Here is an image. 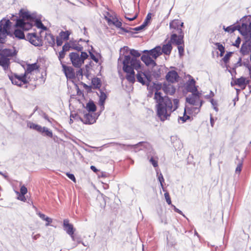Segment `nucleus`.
<instances>
[{"instance_id": "18", "label": "nucleus", "mask_w": 251, "mask_h": 251, "mask_svg": "<svg viewBox=\"0 0 251 251\" xmlns=\"http://www.w3.org/2000/svg\"><path fill=\"white\" fill-rule=\"evenodd\" d=\"M63 71L67 78H72L75 77V73L73 69L71 67L66 66L61 63Z\"/></svg>"}, {"instance_id": "53", "label": "nucleus", "mask_w": 251, "mask_h": 251, "mask_svg": "<svg viewBox=\"0 0 251 251\" xmlns=\"http://www.w3.org/2000/svg\"><path fill=\"white\" fill-rule=\"evenodd\" d=\"M240 43V39L239 37H238L236 40L235 43H234V46L238 47L239 46Z\"/></svg>"}, {"instance_id": "16", "label": "nucleus", "mask_w": 251, "mask_h": 251, "mask_svg": "<svg viewBox=\"0 0 251 251\" xmlns=\"http://www.w3.org/2000/svg\"><path fill=\"white\" fill-rule=\"evenodd\" d=\"M144 52L148 53L154 60L162 54L161 48L157 46L150 50H144Z\"/></svg>"}, {"instance_id": "24", "label": "nucleus", "mask_w": 251, "mask_h": 251, "mask_svg": "<svg viewBox=\"0 0 251 251\" xmlns=\"http://www.w3.org/2000/svg\"><path fill=\"white\" fill-rule=\"evenodd\" d=\"M163 90L165 93L170 95H173L176 91V89L172 84L164 85Z\"/></svg>"}, {"instance_id": "17", "label": "nucleus", "mask_w": 251, "mask_h": 251, "mask_svg": "<svg viewBox=\"0 0 251 251\" xmlns=\"http://www.w3.org/2000/svg\"><path fill=\"white\" fill-rule=\"evenodd\" d=\"M173 34L171 38V41L173 43H175L177 45H181L183 41V35L182 34H178L172 31Z\"/></svg>"}, {"instance_id": "7", "label": "nucleus", "mask_w": 251, "mask_h": 251, "mask_svg": "<svg viewBox=\"0 0 251 251\" xmlns=\"http://www.w3.org/2000/svg\"><path fill=\"white\" fill-rule=\"evenodd\" d=\"M201 107L193 105H186L183 116L180 117L179 119L181 120L182 123L186 121L187 120L190 118L189 115H194L198 114L200 111Z\"/></svg>"}, {"instance_id": "48", "label": "nucleus", "mask_w": 251, "mask_h": 251, "mask_svg": "<svg viewBox=\"0 0 251 251\" xmlns=\"http://www.w3.org/2000/svg\"><path fill=\"white\" fill-rule=\"evenodd\" d=\"M147 25V22H144V23L140 26L135 28V30L136 31L140 30L143 29Z\"/></svg>"}, {"instance_id": "43", "label": "nucleus", "mask_w": 251, "mask_h": 251, "mask_svg": "<svg viewBox=\"0 0 251 251\" xmlns=\"http://www.w3.org/2000/svg\"><path fill=\"white\" fill-rule=\"evenodd\" d=\"M210 102L211 103V104L212 105L214 109L217 112L218 111V108L217 107V102L214 100L213 99H211L210 100Z\"/></svg>"}, {"instance_id": "37", "label": "nucleus", "mask_w": 251, "mask_h": 251, "mask_svg": "<svg viewBox=\"0 0 251 251\" xmlns=\"http://www.w3.org/2000/svg\"><path fill=\"white\" fill-rule=\"evenodd\" d=\"M71 47L77 51H81L83 49L82 45L79 44L78 43L74 42L72 45Z\"/></svg>"}, {"instance_id": "45", "label": "nucleus", "mask_w": 251, "mask_h": 251, "mask_svg": "<svg viewBox=\"0 0 251 251\" xmlns=\"http://www.w3.org/2000/svg\"><path fill=\"white\" fill-rule=\"evenodd\" d=\"M27 192V188L25 186H22L20 189V194L25 195Z\"/></svg>"}, {"instance_id": "31", "label": "nucleus", "mask_w": 251, "mask_h": 251, "mask_svg": "<svg viewBox=\"0 0 251 251\" xmlns=\"http://www.w3.org/2000/svg\"><path fill=\"white\" fill-rule=\"evenodd\" d=\"M40 132L50 137L52 136V132L46 127H42V129Z\"/></svg>"}, {"instance_id": "11", "label": "nucleus", "mask_w": 251, "mask_h": 251, "mask_svg": "<svg viewBox=\"0 0 251 251\" xmlns=\"http://www.w3.org/2000/svg\"><path fill=\"white\" fill-rule=\"evenodd\" d=\"M26 39L35 46H41L42 44V39L37 36L35 33H28L26 36Z\"/></svg>"}, {"instance_id": "15", "label": "nucleus", "mask_w": 251, "mask_h": 251, "mask_svg": "<svg viewBox=\"0 0 251 251\" xmlns=\"http://www.w3.org/2000/svg\"><path fill=\"white\" fill-rule=\"evenodd\" d=\"M141 60L148 66L154 67L156 65L155 60L148 53L143 55Z\"/></svg>"}, {"instance_id": "5", "label": "nucleus", "mask_w": 251, "mask_h": 251, "mask_svg": "<svg viewBox=\"0 0 251 251\" xmlns=\"http://www.w3.org/2000/svg\"><path fill=\"white\" fill-rule=\"evenodd\" d=\"M69 57L73 65L75 68H80L84 63V60L88 58V55L83 51L81 52V54L77 52H71Z\"/></svg>"}, {"instance_id": "39", "label": "nucleus", "mask_w": 251, "mask_h": 251, "mask_svg": "<svg viewBox=\"0 0 251 251\" xmlns=\"http://www.w3.org/2000/svg\"><path fill=\"white\" fill-rule=\"evenodd\" d=\"M66 48L67 47H66V46L64 45L63 47L62 50H61V51H60L59 52L58 58H59V60L60 61L61 63H62L61 59H63L65 57V51L67 50V49H66Z\"/></svg>"}, {"instance_id": "25", "label": "nucleus", "mask_w": 251, "mask_h": 251, "mask_svg": "<svg viewBox=\"0 0 251 251\" xmlns=\"http://www.w3.org/2000/svg\"><path fill=\"white\" fill-rule=\"evenodd\" d=\"M235 83L236 85H238L241 88L245 89L248 81L246 80V78L241 77L237 79Z\"/></svg>"}, {"instance_id": "55", "label": "nucleus", "mask_w": 251, "mask_h": 251, "mask_svg": "<svg viewBox=\"0 0 251 251\" xmlns=\"http://www.w3.org/2000/svg\"><path fill=\"white\" fill-rule=\"evenodd\" d=\"M90 54V56H91V58L94 60L96 62H98L99 61V60L98 59L95 57V56L92 54L91 52H89Z\"/></svg>"}, {"instance_id": "1", "label": "nucleus", "mask_w": 251, "mask_h": 251, "mask_svg": "<svg viewBox=\"0 0 251 251\" xmlns=\"http://www.w3.org/2000/svg\"><path fill=\"white\" fill-rule=\"evenodd\" d=\"M154 100L156 102L157 115L161 121L168 120L172 113L178 107V99L171 100L168 97H163L158 91L154 93Z\"/></svg>"}, {"instance_id": "60", "label": "nucleus", "mask_w": 251, "mask_h": 251, "mask_svg": "<svg viewBox=\"0 0 251 251\" xmlns=\"http://www.w3.org/2000/svg\"><path fill=\"white\" fill-rule=\"evenodd\" d=\"M136 16H134L132 18H130V17H126V19H127L128 20H129V21H133L134 20L135 18H136Z\"/></svg>"}, {"instance_id": "9", "label": "nucleus", "mask_w": 251, "mask_h": 251, "mask_svg": "<svg viewBox=\"0 0 251 251\" xmlns=\"http://www.w3.org/2000/svg\"><path fill=\"white\" fill-rule=\"evenodd\" d=\"M238 30L244 36L246 42H248L251 39V22L249 25L246 24H242L239 26Z\"/></svg>"}, {"instance_id": "59", "label": "nucleus", "mask_w": 251, "mask_h": 251, "mask_svg": "<svg viewBox=\"0 0 251 251\" xmlns=\"http://www.w3.org/2000/svg\"><path fill=\"white\" fill-rule=\"evenodd\" d=\"M90 168L93 171H94L95 173H97L98 171V169L94 166H91L90 167Z\"/></svg>"}, {"instance_id": "13", "label": "nucleus", "mask_w": 251, "mask_h": 251, "mask_svg": "<svg viewBox=\"0 0 251 251\" xmlns=\"http://www.w3.org/2000/svg\"><path fill=\"white\" fill-rule=\"evenodd\" d=\"M189 80L186 83V89L188 92L192 94L199 93L198 91L197 87L196 86V81L190 75H188Z\"/></svg>"}, {"instance_id": "47", "label": "nucleus", "mask_w": 251, "mask_h": 251, "mask_svg": "<svg viewBox=\"0 0 251 251\" xmlns=\"http://www.w3.org/2000/svg\"><path fill=\"white\" fill-rule=\"evenodd\" d=\"M150 162L152 164V165L154 167H156L158 166L157 161L154 159V158L151 157L150 160Z\"/></svg>"}, {"instance_id": "63", "label": "nucleus", "mask_w": 251, "mask_h": 251, "mask_svg": "<svg viewBox=\"0 0 251 251\" xmlns=\"http://www.w3.org/2000/svg\"><path fill=\"white\" fill-rule=\"evenodd\" d=\"M210 123H211V126H213V119L212 117H211L210 118Z\"/></svg>"}, {"instance_id": "34", "label": "nucleus", "mask_w": 251, "mask_h": 251, "mask_svg": "<svg viewBox=\"0 0 251 251\" xmlns=\"http://www.w3.org/2000/svg\"><path fill=\"white\" fill-rule=\"evenodd\" d=\"M157 176L158 177V179L160 182V186H161L162 190L164 191H165L164 188L163 184V183L164 182V179L163 178V175H162L161 173L159 174V173L157 172Z\"/></svg>"}, {"instance_id": "50", "label": "nucleus", "mask_w": 251, "mask_h": 251, "mask_svg": "<svg viewBox=\"0 0 251 251\" xmlns=\"http://www.w3.org/2000/svg\"><path fill=\"white\" fill-rule=\"evenodd\" d=\"M38 215L44 221H46V219L48 218V217L46 216L45 214L38 213Z\"/></svg>"}, {"instance_id": "3", "label": "nucleus", "mask_w": 251, "mask_h": 251, "mask_svg": "<svg viewBox=\"0 0 251 251\" xmlns=\"http://www.w3.org/2000/svg\"><path fill=\"white\" fill-rule=\"evenodd\" d=\"M123 70L126 73V79L131 83L135 81V72L134 69L137 70L141 69V61L135 58H131L129 55L125 56L123 61Z\"/></svg>"}, {"instance_id": "29", "label": "nucleus", "mask_w": 251, "mask_h": 251, "mask_svg": "<svg viewBox=\"0 0 251 251\" xmlns=\"http://www.w3.org/2000/svg\"><path fill=\"white\" fill-rule=\"evenodd\" d=\"M27 126L29 127L30 128H32L33 129H35L37 130L38 132H40V130L42 129V126L35 124L32 122H28L27 123Z\"/></svg>"}, {"instance_id": "42", "label": "nucleus", "mask_w": 251, "mask_h": 251, "mask_svg": "<svg viewBox=\"0 0 251 251\" xmlns=\"http://www.w3.org/2000/svg\"><path fill=\"white\" fill-rule=\"evenodd\" d=\"M164 196L167 203L168 204H171V200L169 196V194L168 192H166L164 194Z\"/></svg>"}, {"instance_id": "4", "label": "nucleus", "mask_w": 251, "mask_h": 251, "mask_svg": "<svg viewBox=\"0 0 251 251\" xmlns=\"http://www.w3.org/2000/svg\"><path fill=\"white\" fill-rule=\"evenodd\" d=\"M16 54L14 49H4L0 51V66L3 70H7L10 64V58Z\"/></svg>"}, {"instance_id": "10", "label": "nucleus", "mask_w": 251, "mask_h": 251, "mask_svg": "<svg viewBox=\"0 0 251 251\" xmlns=\"http://www.w3.org/2000/svg\"><path fill=\"white\" fill-rule=\"evenodd\" d=\"M143 67L141 65V69L137 70L138 73L136 75V78L138 81L143 85H148L150 82L151 81V77L150 75L142 72Z\"/></svg>"}, {"instance_id": "62", "label": "nucleus", "mask_w": 251, "mask_h": 251, "mask_svg": "<svg viewBox=\"0 0 251 251\" xmlns=\"http://www.w3.org/2000/svg\"><path fill=\"white\" fill-rule=\"evenodd\" d=\"M71 116H73L72 119H75V118L76 119V118H78V116L76 114H75V115L71 114Z\"/></svg>"}, {"instance_id": "49", "label": "nucleus", "mask_w": 251, "mask_h": 251, "mask_svg": "<svg viewBox=\"0 0 251 251\" xmlns=\"http://www.w3.org/2000/svg\"><path fill=\"white\" fill-rule=\"evenodd\" d=\"M242 163H240L239 164H238V165L236 168V170H235L236 173L239 174L242 170Z\"/></svg>"}, {"instance_id": "30", "label": "nucleus", "mask_w": 251, "mask_h": 251, "mask_svg": "<svg viewBox=\"0 0 251 251\" xmlns=\"http://www.w3.org/2000/svg\"><path fill=\"white\" fill-rule=\"evenodd\" d=\"M86 108L89 112H94L96 110V106L93 102L90 101L86 104Z\"/></svg>"}, {"instance_id": "36", "label": "nucleus", "mask_w": 251, "mask_h": 251, "mask_svg": "<svg viewBox=\"0 0 251 251\" xmlns=\"http://www.w3.org/2000/svg\"><path fill=\"white\" fill-rule=\"evenodd\" d=\"M106 97L107 96L104 93L100 92V105L103 106L104 105Z\"/></svg>"}, {"instance_id": "38", "label": "nucleus", "mask_w": 251, "mask_h": 251, "mask_svg": "<svg viewBox=\"0 0 251 251\" xmlns=\"http://www.w3.org/2000/svg\"><path fill=\"white\" fill-rule=\"evenodd\" d=\"M223 29L225 31L227 32L228 33H232L236 29V26H234L232 25L229 26L228 27H226L225 26H223Z\"/></svg>"}, {"instance_id": "40", "label": "nucleus", "mask_w": 251, "mask_h": 251, "mask_svg": "<svg viewBox=\"0 0 251 251\" xmlns=\"http://www.w3.org/2000/svg\"><path fill=\"white\" fill-rule=\"evenodd\" d=\"M130 54L133 56L136 59H137L136 57H139L140 56V53L136 50H131L130 51Z\"/></svg>"}, {"instance_id": "20", "label": "nucleus", "mask_w": 251, "mask_h": 251, "mask_svg": "<svg viewBox=\"0 0 251 251\" xmlns=\"http://www.w3.org/2000/svg\"><path fill=\"white\" fill-rule=\"evenodd\" d=\"M172 143L176 150H180L183 148V143L177 136H173L171 138Z\"/></svg>"}, {"instance_id": "57", "label": "nucleus", "mask_w": 251, "mask_h": 251, "mask_svg": "<svg viewBox=\"0 0 251 251\" xmlns=\"http://www.w3.org/2000/svg\"><path fill=\"white\" fill-rule=\"evenodd\" d=\"M172 205L174 207V210L176 212L178 213L179 214L182 215V211L181 210H180L179 209L177 208L175 205Z\"/></svg>"}, {"instance_id": "14", "label": "nucleus", "mask_w": 251, "mask_h": 251, "mask_svg": "<svg viewBox=\"0 0 251 251\" xmlns=\"http://www.w3.org/2000/svg\"><path fill=\"white\" fill-rule=\"evenodd\" d=\"M63 225L66 232L71 236L73 241H75V238L74 235L75 229L72 224H69V220L65 219L63 222Z\"/></svg>"}, {"instance_id": "21", "label": "nucleus", "mask_w": 251, "mask_h": 251, "mask_svg": "<svg viewBox=\"0 0 251 251\" xmlns=\"http://www.w3.org/2000/svg\"><path fill=\"white\" fill-rule=\"evenodd\" d=\"M170 27L171 29H174L176 31H175V33L178 34H182V31L181 28L180 27V22L178 20H175L172 21L170 23Z\"/></svg>"}, {"instance_id": "35", "label": "nucleus", "mask_w": 251, "mask_h": 251, "mask_svg": "<svg viewBox=\"0 0 251 251\" xmlns=\"http://www.w3.org/2000/svg\"><path fill=\"white\" fill-rule=\"evenodd\" d=\"M92 83L95 88H99L100 86V80L98 78H94L92 80Z\"/></svg>"}, {"instance_id": "46", "label": "nucleus", "mask_w": 251, "mask_h": 251, "mask_svg": "<svg viewBox=\"0 0 251 251\" xmlns=\"http://www.w3.org/2000/svg\"><path fill=\"white\" fill-rule=\"evenodd\" d=\"M63 39H61L59 36L57 37L56 39H55L56 44L58 46H60L63 44Z\"/></svg>"}, {"instance_id": "8", "label": "nucleus", "mask_w": 251, "mask_h": 251, "mask_svg": "<svg viewBox=\"0 0 251 251\" xmlns=\"http://www.w3.org/2000/svg\"><path fill=\"white\" fill-rule=\"evenodd\" d=\"M201 95V92L191 94L186 98V101L187 104L186 105H193L201 107L203 103V101L200 99Z\"/></svg>"}, {"instance_id": "44", "label": "nucleus", "mask_w": 251, "mask_h": 251, "mask_svg": "<svg viewBox=\"0 0 251 251\" xmlns=\"http://www.w3.org/2000/svg\"><path fill=\"white\" fill-rule=\"evenodd\" d=\"M216 45H217L218 49L221 52V55H222V54L225 51V48H224V47L223 46V45H221L220 43H217Z\"/></svg>"}, {"instance_id": "23", "label": "nucleus", "mask_w": 251, "mask_h": 251, "mask_svg": "<svg viewBox=\"0 0 251 251\" xmlns=\"http://www.w3.org/2000/svg\"><path fill=\"white\" fill-rule=\"evenodd\" d=\"M79 119H80V118ZM81 120L85 124H93L96 122L95 117L90 113L85 114L83 119H81Z\"/></svg>"}, {"instance_id": "54", "label": "nucleus", "mask_w": 251, "mask_h": 251, "mask_svg": "<svg viewBox=\"0 0 251 251\" xmlns=\"http://www.w3.org/2000/svg\"><path fill=\"white\" fill-rule=\"evenodd\" d=\"M230 56V53H228V54H226L225 56L223 58V60L225 62H226L228 59H229V58Z\"/></svg>"}, {"instance_id": "6", "label": "nucleus", "mask_w": 251, "mask_h": 251, "mask_svg": "<svg viewBox=\"0 0 251 251\" xmlns=\"http://www.w3.org/2000/svg\"><path fill=\"white\" fill-rule=\"evenodd\" d=\"M11 23L8 19H3L0 21V43L5 42V38L10 33Z\"/></svg>"}, {"instance_id": "12", "label": "nucleus", "mask_w": 251, "mask_h": 251, "mask_svg": "<svg viewBox=\"0 0 251 251\" xmlns=\"http://www.w3.org/2000/svg\"><path fill=\"white\" fill-rule=\"evenodd\" d=\"M10 79L13 84L19 86H21L28 82V79L25 75L23 76L15 75L14 76L10 77Z\"/></svg>"}, {"instance_id": "32", "label": "nucleus", "mask_w": 251, "mask_h": 251, "mask_svg": "<svg viewBox=\"0 0 251 251\" xmlns=\"http://www.w3.org/2000/svg\"><path fill=\"white\" fill-rule=\"evenodd\" d=\"M108 23L109 25L113 24L117 27H120L122 26V23L117 19H114L112 20L107 19Z\"/></svg>"}, {"instance_id": "26", "label": "nucleus", "mask_w": 251, "mask_h": 251, "mask_svg": "<svg viewBox=\"0 0 251 251\" xmlns=\"http://www.w3.org/2000/svg\"><path fill=\"white\" fill-rule=\"evenodd\" d=\"M172 49V47L171 44L170 43H168L163 46V47L161 49L162 53H164L166 55H169L170 54Z\"/></svg>"}, {"instance_id": "33", "label": "nucleus", "mask_w": 251, "mask_h": 251, "mask_svg": "<svg viewBox=\"0 0 251 251\" xmlns=\"http://www.w3.org/2000/svg\"><path fill=\"white\" fill-rule=\"evenodd\" d=\"M14 35L16 37L19 39H24L25 37L23 31L21 29H15Z\"/></svg>"}, {"instance_id": "28", "label": "nucleus", "mask_w": 251, "mask_h": 251, "mask_svg": "<svg viewBox=\"0 0 251 251\" xmlns=\"http://www.w3.org/2000/svg\"><path fill=\"white\" fill-rule=\"evenodd\" d=\"M72 32L70 30L61 31L59 34V36L63 40H68L69 36L71 34Z\"/></svg>"}, {"instance_id": "27", "label": "nucleus", "mask_w": 251, "mask_h": 251, "mask_svg": "<svg viewBox=\"0 0 251 251\" xmlns=\"http://www.w3.org/2000/svg\"><path fill=\"white\" fill-rule=\"evenodd\" d=\"M45 40L50 46H53L55 44V37L50 34H46Z\"/></svg>"}, {"instance_id": "22", "label": "nucleus", "mask_w": 251, "mask_h": 251, "mask_svg": "<svg viewBox=\"0 0 251 251\" xmlns=\"http://www.w3.org/2000/svg\"><path fill=\"white\" fill-rule=\"evenodd\" d=\"M166 77L168 81L174 83L177 81L178 78V75L176 71H171L168 73Z\"/></svg>"}, {"instance_id": "56", "label": "nucleus", "mask_w": 251, "mask_h": 251, "mask_svg": "<svg viewBox=\"0 0 251 251\" xmlns=\"http://www.w3.org/2000/svg\"><path fill=\"white\" fill-rule=\"evenodd\" d=\"M46 221L47 222L46 226H48L52 222V220L51 218L48 217L46 219Z\"/></svg>"}, {"instance_id": "64", "label": "nucleus", "mask_w": 251, "mask_h": 251, "mask_svg": "<svg viewBox=\"0 0 251 251\" xmlns=\"http://www.w3.org/2000/svg\"><path fill=\"white\" fill-rule=\"evenodd\" d=\"M73 116H70V124H71L73 122V120L72 119Z\"/></svg>"}, {"instance_id": "2", "label": "nucleus", "mask_w": 251, "mask_h": 251, "mask_svg": "<svg viewBox=\"0 0 251 251\" xmlns=\"http://www.w3.org/2000/svg\"><path fill=\"white\" fill-rule=\"evenodd\" d=\"M21 19L17 21L16 26L21 28L23 30H28L30 29L33 25L43 30H46L47 27L42 23L40 16L36 13H30L21 10L20 12Z\"/></svg>"}, {"instance_id": "61", "label": "nucleus", "mask_w": 251, "mask_h": 251, "mask_svg": "<svg viewBox=\"0 0 251 251\" xmlns=\"http://www.w3.org/2000/svg\"><path fill=\"white\" fill-rule=\"evenodd\" d=\"M40 236V235L39 234H36L35 235H34L33 236V238L35 240L37 239L38 238H39V237Z\"/></svg>"}, {"instance_id": "19", "label": "nucleus", "mask_w": 251, "mask_h": 251, "mask_svg": "<svg viewBox=\"0 0 251 251\" xmlns=\"http://www.w3.org/2000/svg\"><path fill=\"white\" fill-rule=\"evenodd\" d=\"M38 68L39 67L36 63L27 64L25 69V75L27 78V79H29V77H28V75L29 74H31L33 72L37 71Z\"/></svg>"}, {"instance_id": "58", "label": "nucleus", "mask_w": 251, "mask_h": 251, "mask_svg": "<svg viewBox=\"0 0 251 251\" xmlns=\"http://www.w3.org/2000/svg\"><path fill=\"white\" fill-rule=\"evenodd\" d=\"M151 19V13H149L147 15L146 19V20L145 21V22H147V25L148 24V21H150Z\"/></svg>"}, {"instance_id": "41", "label": "nucleus", "mask_w": 251, "mask_h": 251, "mask_svg": "<svg viewBox=\"0 0 251 251\" xmlns=\"http://www.w3.org/2000/svg\"><path fill=\"white\" fill-rule=\"evenodd\" d=\"M16 193L17 194V195L18 196V199L21 201H24V202H25L26 200L25 196V195H23V194H20V192H18V191H16Z\"/></svg>"}, {"instance_id": "51", "label": "nucleus", "mask_w": 251, "mask_h": 251, "mask_svg": "<svg viewBox=\"0 0 251 251\" xmlns=\"http://www.w3.org/2000/svg\"><path fill=\"white\" fill-rule=\"evenodd\" d=\"M178 50L179 51V53L180 55H181L184 51L183 47L180 45H178Z\"/></svg>"}, {"instance_id": "52", "label": "nucleus", "mask_w": 251, "mask_h": 251, "mask_svg": "<svg viewBox=\"0 0 251 251\" xmlns=\"http://www.w3.org/2000/svg\"><path fill=\"white\" fill-rule=\"evenodd\" d=\"M67 176H68V177L72 180L73 181H75V178L74 175L71 174H67Z\"/></svg>"}]
</instances>
